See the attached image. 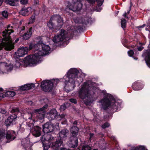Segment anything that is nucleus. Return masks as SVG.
Here are the masks:
<instances>
[{"label":"nucleus","mask_w":150,"mask_h":150,"mask_svg":"<svg viewBox=\"0 0 150 150\" xmlns=\"http://www.w3.org/2000/svg\"><path fill=\"white\" fill-rule=\"evenodd\" d=\"M40 42H42L41 41H39L34 45L31 43L28 47H22L18 49L16 54L18 57H23L27 53L28 50L33 48L36 50L34 54L29 55L24 58L23 61L25 65L31 66L40 63L42 60L43 56L50 52V47Z\"/></svg>","instance_id":"f257e3e1"},{"label":"nucleus","mask_w":150,"mask_h":150,"mask_svg":"<svg viewBox=\"0 0 150 150\" xmlns=\"http://www.w3.org/2000/svg\"><path fill=\"white\" fill-rule=\"evenodd\" d=\"M47 107L48 105H45L42 108L35 109L33 111L28 113V117L27 120V125L30 128V129L34 127L32 133L36 137H39L41 135V129L37 126L34 127V122L38 119L42 120L44 118L45 115L44 110Z\"/></svg>","instance_id":"f03ea898"},{"label":"nucleus","mask_w":150,"mask_h":150,"mask_svg":"<svg viewBox=\"0 0 150 150\" xmlns=\"http://www.w3.org/2000/svg\"><path fill=\"white\" fill-rule=\"evenodd\" d=\"M104 98L99 101V105L104 110L108 108L113 112H116L120 109L121 101L116 100L111 94L107 93L105 90L102 91Z\"/></svg>","instance_id":"7ed1b4c3"},{"label":"nucleus","mask_w":150,"mask_h":150,"mask_svg":"<svg viewBox=\"0 0 150 150\" xmlns=\"http://www.w3.org/2000/svg\"><path fill=\"white\" fill-rule=\"evenodd\" d=\"M79 73V71L76 68H71L64 77L62 81L65 83V91L69 92L73 90L76 86V83L82 81L81 78L78 76Z\"/></svg>","instance_id":"20e7f679"},{"label":"nucleus","mask_w":150,"mask_h":150,"mask_svg":"<svg viewBox=\"0 0 150 150\" xmlns=\"http://www.w3.org/2000/svg\"><path fill=\"white\" fill-rule=\"evenodd\" d=\"M95 84V83L90 81L84 82L78 90L79 97L82 100H84V103L86 105H90L93 101L91 90V88H93Z\"/></svg>","instance_id":"39448f33"},{"label":"nucleus","mask_w":150,"mask_h":150,"mask_svg":"<svg viewBox=\"0 0 150 150\" xmlns=\"http://www.w3.org/2000/svg\"><path fill=\"white\" fill-rule=\"evenodd\" d=\"M10 25H8L7 29L3 32V35L5 37L3 39H0V50L4 47L8 50H10L14 47L12 40L9 36L11 33L13 32V30L10 29Z\"/></svg>","instance_id":"423d86ee"},{"label":"nucleus","mask_w":150,"mask_h":150,"mask_svg":"<svg viewBox=\"0 0 150 150\" xmlns=\"http://www.w3.org/2000/svg\"><path fill=\"white\" fill-rule=\"evenodd\" d=\"M76 31L75 27L73 26L69 27L66 31L62 29L59 33L54 36L53 41L54 42L57 43L62 42L65 39L66 40H69Z\"/></svg>","instance_id":"0eeeda50"},{"label":"nucleus","mask_w":150,"mask_h":150,"mask_svg":"<svg viewBox=\"0 0 150 150\" xmlns=\"http://www.w3.org/2000/svg\"><path fill=\"white\" fill-rule=\"evenodd\" d=\"M59 81L58 79H52L51 80H45L41 83V88L45 92H50L52 90L53 85H56Z\"/></svg>","instance_id":"6e6552de"},{"label":"nucleus","mask_w":150,"mask_h":150,"mask_svg":"<svg viewBox=\"0 0 150 150\" xmlns=\"http://www.w3.org/2000/svg\"><path fill=\"white\" fill-rule=\"evenodd\" d=\"M44 150H47L50 146L51 147L52 143L54 140V137L48 134H45L41 138Z\"/></svg>","instance_id":"1a4fd4ad"},{"label":"nucleus","mask_w":150,"mask_h":150,"mask_svg":"<svg viewBox=\"0 0 150 150\" xmlns=\"http://www.w3.org/2000/svg\"><path fill=\"white\" fill-rule=\"evenodd\" d=\"M56 20L58 24V26L59 28H61L63 25V21L62 18L59 15H54L51 18L47 23V26L50 29L52 30L53 28L54 25L52 23V21Z\"/></svg>","instance_id":"9d476101"},{"label":"nucleus","mask_w":150,"mask_h":150,"mask_svg":"<svg viewBox=\"0 0 150 150\" xmlns=\"http://www.w3.org/2000/svg\"><path fill=\"white\" fill-rule=\"evenodd\" d=\"M17 117L16 113L10 115L6 120L5 122V125L8 127L15 124Z\"/></svg>","instance_id":"9b49d317"},{"label":"nucleus","mask_w":150,"mask_h":150,"mask_svg":"<svg viewBox=\"0 0 150 150\" xmlns=\"http://www.w3.org/2000/svg\"><path fill=\"white\" fill-rule=\"evenodd\" d=\"M43 131L45 134L53 131L54 129L53 124L50 122H47L42 126Z\"/></svg>","instance_id":"f8f14e48"},{"label":"nucleus","mask_w":150,"mask_h":150,"mask_svg":"<svg viewBox=\"0 0 150 150\" xmlns=\"http://www.w3.org/2000/svg\"><path fill=\"white\" fill-rule=\"evenodd\" d=\"M69 135V131L66 129H64L61 130L58 134V137L59 139L64 140L67 139Z\"/></svg>","instance_id":"ddd939ff"},{"label":"nucleus","mask_w":150,"mask_h":150,"mask_svg":"<svg viewBox=\"0 0 150 150\" xmlns=\"http://www.w3.org/2000/svg\"><path fill=\"white\" fill-rule=\"evenodd\" d=\"M21 145L25 150H28L30 149L33 144L30 143L29 138L28 137L23 139H22Z\"/></svg>","instance_id":"4468645a"},{"label":"nucleus","mask_w":150,"mask_h":150,"mask_svg":"<svg viewBox=\"0 0 150 150\" xmlns=\"http://www.w3.org/2000/svg\"><path fill=\"white\" fill-rule=\"evenodd\" d=\"M54 140L52 143L51 147L55 149H60V147L63 145L62 141L59 139L56 140L54 137Z\"/></svg>","instance_id":"2eb2a0df"},{"label":"nucleus","mask_w":150,"mask_h":150,"mask_svg":"<svg viewBox=\"0 0 150 150\" xmlns=\"http://www.w3.org/2000/svg\"><path fill=\"white\" fill-rule=\"evenodd\" d=\"M33 11V9L31 7L23 8L20 11V13L24 16H28L31 14Z\"/></svg>","instance_id":"dca6fc26"},{"label":"nucleus","mask_w":150,"mask_h":150,"mask_svg":"<svg viewBox=\"0 0 150 150\" xmlns=\"http://www.w3.org/2000/svg\"><path fill=\"white\" fill-rule=\"evenodd\" d=\"M57 116V111L54 109L51 110L49 112L47 113V116L50 120L54 119Z\"/></svg>","instance_id":"f3484780"},{"label":"nucleus","mask_w":150,"mask_h":150,"mask_svg":"<svg viewBox=\"0 0 150 150\" xmlns=\"http://www.w3.org/2000/svg\"><path fill=\"white\" fill-rule=\"evenodd\" d=\"M13 66L12 65H7V63L4 62L0 63V69H3L4 68L7 70V72L11 71L13 69Z\"/></svg>","instance_id":"a211bd4d"},{"label":"nucleus","mask_w":150,"mask_h":150,"mask_svg":"<svg viewBox=\"0 0 150 150\" xmlns=\"http://www.w3.org/2000/svg\"><path fill=\"white\" fill-rule=\"evenodd\" d=\"M78 144L77 138L76 137H71L70 138L69 146L70 147L74 148L76 147Z\"/></svg>","instance_id":"6ab92c4d"},{"label":"nucleus","mask_w":150,"mask_h":150,"mask_svg":"<svg viewBox=\"0 0 150 150\" xmlns=\"http://www.w3.org/2000/svg\"><path fill=\"white\" fill-rule=\"evenodd\" d=\"M35 87V85L34 84H27L20 86V89L22 91L28 90L33 88Z\"/></svg>","instance_id":"aec40b11"},{"label":"nucleus","mask_w":150,"mask_h":150,"mask_svg":"<svg viewBox=\"0 0 150 150\" xmlns=\"http://www.w3.org/2000/svg\"><path fill=\"white\" fill-rule=\"evenodd\" d=\"M147 66L150 68V50L145 52L143 55Z\"/></svg>","instance_id":"412c9836"},{"label":"nucleus","mask_w":150,"mask_h":150,"mask_svg":"<svg viewBox=\"0 0 150 150\" xmlns=\"http://www.w3.org/2000/svg\"><path fill=\"white\" fill-rule=\"evenodd\" d=\"M15 132L14 131H8L6 134V138L7 139L12 141L15 138Z\"/></svg>","instance_id":"4be33fe9"},{"label":"nucleus","mask_w":150,"mask_h":150,"mask_svg":"<svg viewBox=\"0 0 150 150\" xmlns=\"http://www.w3.org/2000/svg\"><path fill=\"white\" fill-rule=\"evenodd\" d=\"M143 85L140 82L136 81L132 85V87L133 90L138 91L142 89L143 87Z\"/></svg>","instance_id":"5701e85b"},{"label":"nucleus","mask_w":150,"mask_h":150,"mask_svg":"<svg viewBox=\"0 0 150 150\" xmlns=\"http://www.w3.org/2000/svg\"><path fill=\"white\" fill-rule=\"evenodd\" d=\"M32 28H30L29 31H28L26 33H25L23 35V39L27 40L32 35Z\"/></svg>","instance_id":"b1692460"},{"label":"nucleus","mask_w":150,"mask_h":150,"mask_svg":"<svg viewBox=\"0 0 150 150\" xmlns=\"http://www.w3.org/2000/svg\"><path fill=\"white\" fill-rule=\"evenodd\" d=\"M79 129L76 126H73L70 129V132L72 134V137H76L78 134Z\"/></svg>","instance_id":"393cba45"},{"label":"nucleus","mask_w":150,"mask_h":150,"mask_svg":"<svg viewBox=\"0 0 150 150\" xmlns=\"http://www.w3.org/2000/svg\"><path fill=\"white\" fill-rule=\"evenodd\" d=\"M3 93H5L4 98L6 97H12L14 96L16 94L15 92L12 91H6V90H4Z\"/></svg>","instance_id":"a878e982"},{"label":"nucleus","mask_w":150,"mask_h":150,"mask_svg":"<svg viewBox=\"0 0 150 150\" xmlns=\"http://www.w3.org/2000/svg\"><path fill=\"white\" fill-rule=\"evenodd\" d=\"M19 0H5L4 2L11 6H15Z\"/></svg>","instance_id":"bb28decb"},{"label":"nucleus","mask_w":150,"mask_h":150,"mask_svg":"<svg viewBox=\"0 0 150 150\" xmlns=\"http://www.w3.org/2000/svg\"><path fill=\"white\" fill-rule=\"evenodd\" d=\"M131 150H145V148L143 146H139L137 147H132Z\"/></svg>","instance_id":"cd10ccee"},{"label":"nucleus","mask_w":150,"mask_h":150,"mask_svg":"<svg viewBox=\"0 0 150 150\" xmlns=\"http://www.w3.org/2000/svg\"><path fill=\"white\" fill-rule=\"evenodd\" d=\"M126 21L125 19L122 18L121 20V26L123 28H125L126 27Z\"/></svg>","instance_id":"c85d7f7f"},{"label":"nucleus","mask_w":150,"mask_h":150,"mask_svg":"<svg viewBox=\"0 0 150 150\" xmlns=\"http://www.w3.org/2000/svg\"><path fill=\"white\" fill-rule=\"evenodd\" d=\"M35 16L34 15H32L29 19L28 23L31 24L33 23L35 21Z\"/></svg>","instance_id":"c756f323"},{"label":"nucleus","mask_w":150,"mask_h":150,"mask_svg":"<svg viewBox=\"0 0 150 150\" xmlns=\"http://www.w3.org/2000/svg\"><path fill=\"white\" fill-rule=\"evenodd\" d=\"M20 60H17L15 62L14 66L16 68H19L21 65V63Z\"/></svg>","instance_id":"7c9ffc66"},{"label":"nucleus","mask_w":150,"mask_h":150,"mask_svg":"<svg viewBox=\"0 0 150 150\" xmlns=\"http://www.w3.org/2000/svg\"><path fill=\"white\" fill-rule=\"evenodd\" d=\"M4 90L2 88H0V100L4 98V94L3 92Z\"/></svg>","instance_id":"2f4dec72"},{"label":"nucleus","mask_w":150,"mask_h":150,"mask_svg":"<svg viewBox=\"0 0 150 150\" xmlns=\"http://www.w3.org/2000/svg\"><path fill=\"white\" fill-rule=\"evenodd\" d=\"M91 149L90 146L87 145L83 146L82 148V150H91Z\"/></svg>","instance_id":"473e14b6"},{"label":"nucleus","mask_w":150,"mask_h":150,"mask_svg":"<svg viewBox=\"0 0 150 150\" xmlns=\"http://www.w3.org/2000/svg\"><path fill=\"white\" fill-rule=\"evenodd\" d=\"M65 116L64 114H62L60 117L62 118L61 119V120H62L64 121L62 122V124L63 125L65 124L67 122V120L66 119H65V118L64 119L63 117H65Z\"/></svg>","instance_id":"72a5a7b5"},{"label":"nucleus","mask_w":150,"mask_h":150,"mask_svg":"<svg viewBox=\"0 0 150 150\" xmlns=\"http://www.w3.org/2000/svg\"><path fill=\"white\" fill-rule=\"evenodd\" d=\"M11 112V113H18L19 112V110L18 108H14L12 110Z\"/></svg>","instance_id":"f704fd0d"},{"label":"nucleus","mask_w":150,"mask_h":150,"mask_svg":"<svg viewBox=\"0 0 150 150\" xmlns=\"http://www.w3.org/2000/svg\"><path fill=\"white\" fill-rule=\"evenodd\" d=\"M69 104L68 103H64V105H62L60 107V109L61 111H63L66 108L65 105Z\"/></svg>","instance_id":"c9c22d12"},{"label":"nucleus","mask_w":150,"mask_h":150,"mask_svg":"<svg viewBox=\"0 0 150 150\" xmlns=\"http://www.w3.org/2000/svg\"><path fill=\"white\" fill-rule=\"evenodd\" d=\"M2 14L4 17L7 18L8 16V13L6 11H3L2 13Z\"/></svg>","instance_id":"e433bc0d"},{"label":"nucleus","mask_w":150,"mask_h":150,"mask_svg":"<svg viewBox=\"0 0 150 150\" xmlns=\"http://www.w3.org/2000/svg\"><path fill=\"white\" fill-rule=\"evenodd\" d=\"M28 0H21L20 2L22 5H25L28 4Z\"/></svg>","instance_id":"4c0bfd02"},{"label":"nucleus","mask_w":150,"mask_h":150,"mask_svg":"<svg viewBox=\"0 0 150 150\" xmlns=\"http://www.w3.org/2000/svg\"><path fill=\"white\" fill-rule=\"evenodd\" d=\"M110 124L106 122L102 125V127L103 128L105 129L106 127H108L110 126Z\"/></svg>","instance_id":"58836bf2"},{"label":"nucleus","mask_w":150,"mask_h":150,"mask_svg":"<svg viewBox=\"0 0 150 150\" xmlns=\"http://www.w3.org/2000/svg\"><path fill=\"white\" fill-rule=\"evenodd\" d=\"M134 53V52L132 50H130L128 52V54L130 57H132Z\"/></svg>","instance_id":"ea45409f"},{"label":"nucleus","mask_w":150,"mask_h":150,"mask_svg":"<svg viewBox=\"0 0 150 150\" xmlns=\"http://www.w3.org/2000/svg\"><path fill=\"white\" fill-rule=\"evenodd\" d=\"M69 101L70 102L73 103L74 104H76L77 103V100L75 99H69Z\"/></svg>","instance_id":"a19ab883"},{"label":"nucleus","mask_w":150,"mask_h":150,"mask_svg":"<svg viewBox=\"0 0 150 150\" xmlns=\"http://www.w3.org/2000/svg\"><path fill=\"white\" fill-rule=\"evenodd\" d=\"M90 135V138H89V140H90V141H91V139H93V138L94 136V134L93 133H90L89 134Z\"/></svg>","instance_id":"79ce46f5"},{"label":"nucleus","mask_w":150,"mask_h":150,"mask_svg":"<svg viewBox=\"0 0 150 150\" xmlns=\"http://www.w3.org/2000/svg\"><path fill=\"white\" fill-rule=\"evenodd\" d=\"M6 112L5 110L2 109L1 108H0V113L2 114H4Z\"/></svg>","instance_id":"37998d69"},{"label":"nucleus","mask_w":150,"mask_h":150,"mask_svg":"<svg viewBox=\"0 0 150 150\" xmlns=\"http://www.w3.org/2000/svg\"><path fill=\"white\" fill-rule=\"evenodd\" d=\"M34 4L36 5H38L39 4L38 0H34Z\"/></svg>","instance_id":"c03bdc74"},{"label":"nucleus","mask_w":150,"mask_h":150,"mask_svg":"<svg viewBox=\"0 0 150 150\" xmlns=\"http://www.w3.org/2000/svg\"><path fill=\"white\" fill-rule=\"evenodd\" d=\"M55 128H56L57 129H59V124L58 123H57L55 125Z\"/></svg>","instance_id":"a18cd8bd"},{"label":"nucleus","mask_w":150,"mask_h":150,"mask_svg":"<svg viewBox=\"0 0 150 150\" xmlns=\"http://www.w3.org/2000/svg\"><path fill=\"white\" fill-rule=\"evenodd\" d=\"M110 138L112 139H113L114 140H115V137L113 136H108Z\"/></svg>","instance_id":"49530a36"},{"label":"nucleus","mask_w":150,"mask_h":150,"mask_svg":"<svg viewBox=\"0 0 150 150\" xmlns=\"http://www.w3.org/2000/svg\"><path fill=\"white\" fill-rule=\"evenodd\" d=\"M59 150H71L70 149H67L66 148H60V149H59Z\"/></svg>","instance_id":"de8ad7c7"},{"label":"nucleus","mask_w":150,"mask_h":150,"mask_svg":"<svg viewBox=\"0 0 150 150\" xmlns=\"http://www.w3.org/2000/svg\"><path fill=\"white\" fill-rule=\"evenodd\" d=\"M74 22L76 23H80L79 21L76 18V19H75L74 20Z\"/></svg>","instance_id":"09e8293b"},{"label":"nucleus","mask_w":150,"mask_h":150,"mask_svg":"<svg viewBox=\"0 0 150 150\" xmlns=\"http://www.w3.org/2000/svg\"><path fill=\"white\" fill-rule=\"evenodd\" d=\"M143 47H139L138 48V50L139 51H141L143 49Z\"/></svg>","instance_id":"8fccbe9b"},{"label":"nucleus","mask_w":150,"mask_h":150,"mask_svg":"<svg viewBox=\"0 0 150 150\" xmlns=\"http://www.w3.org/2000/svg\"><path fill=\"white\" fill-rule=\"evenodd\" d=\"M5 0H0V6L1 5L2 3L4 2Z\"/></svg>","instance_id":"3c124183"},{"label":"nucleus","mask_w":150,"mask_h":150,"mask_svg":"<svg viewBox=\"0 0 150 150\" xmlns=\"http://www.w3.org/2000/svg\"><path fill=\"white\" fill-rule=\"evenodd\" d=\"M126 15H127V13L126 12H125L124 13V14L123 15V16H125L126 17H127V16H126Z\"/></svg>","instance_id":"603ef678"},{"label":"nucleus","mask_w":150,"mask_h":150,"mask_svg":"<svg viewBox=\"0 0 150 150\" xmlns=\"http://www.w3.org/2000/svg\"><path fill=\"white\" fill-rule=\"evenodd\" d=\"M77 122L76 121H75L74 123H73V124L74 125H76L77 124Z\"/></svg>","instance_id":"864d4df0"},{"label":"nucleus","mask_w":150,"mask_h":150,"mask_svg":"<svg viewBox=\"0 0 150 150\" xmlns=\"http://www.w3.org/2000/svg\"><path fill=\"white\" fill-rule=\"evenodd\" d=\"M19 39L17 38L15 40V42H17L19 41Z\"/></svg>","instance_id":"5fc2aeb1"},{"label":"nucleus","mask_w":150,"mask_h":150,"mask_svg":"<svg viewBox=\"0 0 150 150\" xmlns=\"http://www.w3.org/2000/svg\"><path fill=\"white\" fill-rule=\"evenodd\" d=\"M130 10V8L129 11L127 12L128 13H129Z\"/></svg>","instance_id":"6e6d98bb"},{"label":"nucleus","mask_w":150,"mask_h":150,"mask_svg":"<svg viewBox=\"0 0 150 150\" xmlns=\"http://www.w3.org/2000/svg\"><path fill=\"white\" fill-rule=\"evenodd\" d=\"M134 59H135V60H137V57H135V58H134Z\"/></svg>","instance_id":"4d7b16f0"},{"label":"nucleus","mask_w":150,"mask_h":150,"mask_svg":"<svg viewBox=\"0 0 150 150\" xmlns=\"http://www.w3.org/2000/svg\"><path fill=\"white\" fill-rule=\"evenodd\" d=\"M118 12H119V11H117V13H116L117 14H118Z\"/></svg>","instance_id":"13d9d810"},{"label":"nucleus","mask_w":150,"mask_h":150,"mask_svg":"<svg viewBox=\"0 0 150 150\" xmlns=\"http://www.w3.org/2000/svg\"><path fill=\"white\" fill-rule=\"evenodd\" d=\"M24 30V27H23V30Z\"/></svg>","instance_id":"bf43d9fd"},{"label":"nucleus","mask_w":150,"mask_h":150,"mask_svg":"<svg viewBox=\"0 0 150 150\" xmlns=\"http://www.w3.org/2000/svg\"><path fill=\"white\" fill-rule=\"evenodd\" d=\"M93 150H98L97 149H93Z\"/></svg>","instance_id":"052dcab7"},{"label":"nucleus","mask_w":150,"mask_h":150,"mask_svg":"<svg viewBox=\"0 0 150 150\" xmlns=\"http://www.w3.org/2000/svg\"><path fill=\"white\" fill-rule=\"evenodd\" d=\"M123 150H126L125 149H123Z\"/></svg>","instance_id":"680f3d73"}]
</instances>
